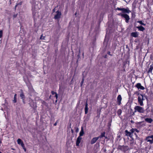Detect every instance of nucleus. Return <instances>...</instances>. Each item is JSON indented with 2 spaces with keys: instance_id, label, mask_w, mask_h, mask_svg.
I'll return each instance as SVG.
<instances>
[{
  "instance_id": "16",
  "label": "nucleus",
  "mask_w": 153,
  "mask_h": 153,
  "mask_svg": "<svg viewBox=\"0 0 153 153\" xmlns=\"http://www.w3.org/2000/svg\"><path fill=\"white\" fill-rule=\"evenodd\" d=\"M145 121L149 123H151L153 121V120L151 118H147L145 119Z\"/></svg>"
},
{
  "instance_id": "3",
  "label": "nucleus",
  "mask_w": 153,
  "mask_h": 153,
  "mask_svg": "<svg viewBox=\"0 0 153 153\" xmlns=\"http://www.w3.org/2000/svg\"><path fill=\"white\" fill-rule=\"evenodd\" d=\"M138 100L139 103L142 106L143 105V94H138Z\"/></svg>"
},
{
  "instance_id": "11",
  "label": "nucleus",
  "mask_w": 153,
  "mask_h": 153,
  "mask_svg": "<svg viewBox=\"0 0 153 153\" xmlns=\"http://www.w3.org/2000/svg\"><path fill=\"white\" fill-rule=\"evenodd\" d=\"M98 139V137H94L92 139L91 141V144H94L96 142Z\"/></svg>"
},
{
  "instance_id": "49",
  "label": "nucleus",
  "mask_w": 153,
  "mask_h": 153,
  "mask_svg": "<svg viewBox=\"0 0 153 153\" xmlns=\"http://www.w3.org/2000/svg\"><path fill=\"white\" fill-rule=\"evenodd\" d=\"M79 55H78V56H79Z\"/></svg>"
},
{
  "instance_id": "27",
  "label": "nucleus",
  "mask_w": 153,
  "mask_h": 153,
  "mask_svg": "<svg viewBox=\"0 0 153 153\" xmlns=\"http://www.w3.org/2000/svg\"><path fill=\"white\" fill-rule=\"evenodd\" d=\"M84 81V78L83 77L82 79V81H81V83H80V86L81 87L82 86L83 83Z\"/></svg>"
},
{
  "instance_id": "10",
  "label": "nucleus",
  "mask_w": 153,
  "mask_h": 153,
  "mask_svg": "<svg viewBox=\"0 0 153 153\" xmlns=\"http://www.w3.org/2000/svg\"><path fill=\"white\" fill-rule=\"evenodd\" d=\"M122 100V98L121 95H119L117 97V102L119 105H120L121 104Z\"/></svg>"
},
{
  "instance_id": "42",
  "label": "nucleus",
  "mask_w": 153,
  "mask_h": 153,
  "mask_svg": "<svg viewBox=\"0 0 153 153\" xmlns=\"http://www.w3.org/2000/svg\"><path fill=\"white\" fill-rule=\"evenodd\" d=\"M105 138H106V139H107V137L105 136Z\"/></svg>"
},
{
  "instance_id": "28",
  "label": "nucleus",
  "mask_w": 153,
  "mask_h": 153,
  "mask_svg": "<svg viewBox=\"0 0 153 153\" xmlns=\"http://www.w3.org/2000/svg\"><path fill=\"white\" fill-rule=\"evenodd\" d=\"M144 42L145 43H146L147 44H148L149 42V39H147V40L146 39Z\"/></svg>"
},
{
  "instance_id": "7",
  "label": "nucleus",
  "mask_w": 153,
  "mask_h": 153,
  "mask_svg": "<svg viewBox=\"0 0 153 153\" xmlns=\"http://www.w3.org/2000/svg\"><path fill=\"white\" fill-rule=\"evenodd\" d=\"M119 15L121 16L122 17L125 18L126 19V23H128V22L129 20L130 19V18L128 15L127 14H121L119 13L118 14Z\"/></svg>"
},
{
  "instance_id": "17",
  "label": "nucleus",
  "mask_w": 153,
  "mask_h": 153,
  "mask_svg": "<svg viewBox=\"0 0 153 153\" xmlns=\"http://www.w3.org/2000/svg\"><path fill=\"white\" fill-rule=\"evenodd\" d=\"M20 97H21V98L22 99L23 101V102L24 103H25V102L24 101V100H25V95L23 92L22 91V92L20 94Z\"/></svg>"
},
{
  "instance_id": "31",
  "label": "nucleus",
  "mask_w": 153,
  "mask_h": 153,
  "mask_svg": "<svg viewBox=\"0 0 153 153\" xmlns=\"http://www.w3.org/2000/svg\"><path fill=\"white\" fill-rule=\"evenodd\" d=\"M116 10H121V11H122V8H119V7H117V8L116 9Z\"/></svg>"
},
{
  "instance_id": "18",
  "label": "nucleus",
  "mask_w": 153,
  "mask_h": 153,
  "mask_svg": "<svg viewBox=\"0 0 153 153\" xmlns=\"http://www.w3.org/2000/svg\"><path fill=\"white\" fill-rule=\"evenodd\" d=\"M131 36L134 37H137L138 36V34L137 32H132L131 34Z\"/></svg>"
},
{
  "instance_id": "39",
  "label": "nucleus",
  "mask_w": 153,
  "mask_h": 153,
  "mask_svg": "<svg viewBox=\"0 0 153 153\" xmlns=\"http://www.w3.org/2000/svg\"><path fill=\"white\" fill-rule=\"evenodd\" d=\"M71 131L72 133H74V131L72 129H71Z\"/></svg>"
},
{
  "instance_id": "51",
  "label": "nucleus",
  "mask_w": 153,
  "mask_h": 153,
  "mask_svg": "<svg viewBox=\"0 0 153 153\" xmlns=\"http://www.w3.org/2000/svg\"><path fill=\"white\" fill-rule=\"evenodd\" d=\"M124 1H125V0H123Z\"/></svg>"
},
{
  "instance_id": "33",
  "label": "nucleus",
  "mask_w": 153,
  "mask_h": 153,
  "mask_svg": "<svg viewBox=\"0 0 153 153\" xmlns=\"http://www.w3.org/2000/svg\"><path fill=\"white\" fill-rule=\"evenodd\" d=\"M51 94H52L53 95H54V94H56V92H54V91H51Z\"/></svg>"
},
{
  "instance_id": "41",
  "label": "nucleus",
  "mask_w": 153,
  "mask_h": 153,
  "mask_svg": "<svg viewBox=\"0 0 153 153\" xmlns=\"http://www.w3.org/2000/svg\"><path fill=\"white\" fill-rule=\"evenodd\" d=\"M17 5L18 4H16V6H15V8H16L17 6Z\"/></svg>"
},
{
  "instance_id": "38",
  "label": "nucleus",
  "mask_w": 153,
  "mask_h": 153,
  "mask_svg": "<svg viewBox=\"0 0 153 153\" xmlns=\"http://www.w3.org/2000/svg\"><path fill=\"white\" fill-rule=\"evenodd\" d=\"M108 54H109V55H111L110 54V52H109H109H108Z\"/></svg>"
},
{
  "instance_id": "9",
  "label": "nucleus",
  "mask_w": 153,
  "mask_h": 153,
  "mask_svg": "<svg viewBox=\"0 0 153 153\" xmlns=\"http://www.w3.org/2000/svg\"><path fill=\"white\" fill-rule=\"evenodd\" d=\"M135 111H137L140 113L143 112V108L138 106H136L134 107Z\"/></svg>"
},
{
  "instance_id": "45",
  "label": "nucleus",
  "mask_w": 153,
  "mask_h": 153,
  "mask_svg": "<svg viewBox=\"0 0 153 153\" xmlns=\"http://www.w3.org/2000/svg\"><path fill=\"white\" fill-rule=\"evenodd\" d=\"M78 128H77L76 130V131H78Z\"/></svg>"
},
{
  "instance_id": "19",
  "label": "nucleus",
  "mask_w": 153,
  "mask_h": 153,
  "mask_svg": "<svg viewBox=\"0 0 153 153\" xmlns=\"http://www.w3.org/2000/svg\"><path fill=\"white\" fill-rule=\"evenodd\" d=\"M105 132H103L101 133V135L97 137H98V139L99 138H101L103 137H105Z\"/></svg>"
},
{
  "instance_id": "21",
  "label": "nucleus",
  "mask_w": 153,
  "mask_h": 153,
  "mask_svg": "<svg viewBox=\"0 0 153 153\" xmlns=\"http://www.w3.org/2000/svg\"><path fill=\"white\" fill-rule=\"evenodd\" d=\"M153 69V66L151 65L150 68H149V70L148 71V73H152V70Z\"/></svg>"
},
{
  "instance_id": "34",
  "label": "nucleus",
  "mask_w": 153,
  "mask_h": 153,
  "mask_svg": "<svg viewBox=\"0 0 153 153\" xmlns=\"http://www.w3.org/2000/svg\"><path fill=\"white\" fill-rule=\"evenodd\" d=\"M137 22L139 23L140 24L143 25V23L142 22V21H138Z\"/></svg>"
},
{
  "instance_id": "6",
  "label": "nucleus",
  "mask_w": 153,
  "mask_h": 153,
  "mask_svg": "<svg viewBox=\"0 0 153 153\" xmlns=\"http://www.w3.org/2000/svg\"><path fill=\"white\" fill-rule=\"evenodd\" d=\"M17 142L18 144L21 145L22 148L24 150L25 152H26V149L25 147V145L22 140L20 139H18L17 140Z\"/></svg>"
},
{
  "instance_id": "36",
  "label": "nucleus",
  "mask_w": 153,
  "mask_h": 153,
  "mask_svg": "<svg viewBox=\"0 0 153 153\" xmlns=\"http://www.w3.org/2000/svg\"><path fill=\"white\" fill-rule=\"evenodd\" d=\"M55 97L56 98V99H58V95L57 93H56V94L55 95Z\"/></svg>"
},
{
  "instance_id": "37",
  "label": "nucleus",
  "mask_w": 153,
  "mask_h": 153,
  "mask_svg": "<svg viewBox=\"0 0 153 153\" xmlns=\"http://www.w3.org/2000/svg\"><path fill=\"white\" fill-rule=\"evenodd\" d=\"M57 123H58V121H56V123H55L54 124V126H56L57 125Z\"/></svg>"
},
{
  "instance_id": "5",
  "label": "nucleus",
  "mask_w": 153,
  "mask_h": 153,
  "mask_svg": "<svg viewBox=\"0 0 153 153\" xmlns=\"http://www.w3.org/2000/svg\"><path fill=\"white\" fill-rule=\"evenodd\" d=\"M24 80L26 84L28 87V89L31 91H33V90L32 86L31 83L28 81H27L24 78Z\"/></svg>"
},
{
  "instance_id": "4",
  "label": "nucleus",
  "mask_w": 153,
  "mask_h": 153,
  "mask_svg": "<svg viewBox=\"0 0 153 153\" xmlns=\"http://www.w3.org/2000/svg\"><path fill=\"white\" fill-rule=\"evenodd\" d=\"M36 9V8L35 7H34L33 6H32V14L34 18L36 17H39L38 13H37V10Z\"/></svg>"
},
{
  "instance_id": "40",
  "label": "nucleus",
  "mask_w": 153,
  "mask_h": 153,
  "mask_svg": "<svg viewBox=\"0 0 153 153\" xmlns=\"http://www.w3.org/2000/svg\"><path fill=\"white\" fill-rule=\"evenodd\" d=\"M53 12H55V9H53Z\"/></svg>"
},
{
  "instance_id": "2",
  "label": "nucleus",
  "mask_w": 153,
  "mask_h": 153,
  "mask_svg": "<svg viewBox=\"0 0 153 153\" xmlns=\"http://www.w3.org/2000/svg\"><path fill=\"white\" fill-rule=\"evenodd\" d=\"M118 149L124 152L127 151L130 149L129 147L127 146L121 145H119L118 146Z\"/></svg>"
},
{
  "instance_id": "15",
  "label": "nucleus",
  "mask_w": 153,
  "mask_h": 153,
  "mask_svg": "<svg viewBox=\"0 0 153 153\" xmlns=\"http://www.w3.org/2000/svg\"><path fill=\"white\" fill-rule=\"evenodd\" d=\"M135 87L137 88L138 89H143V87L142 86L140 83H137Z\"/></svg>"
},
{
  "instance_id": "29",
  "label": "nucleus",
  "mask_w": 153,
  "mask_h": 153,
  "mask_svg": "<svg viewBox=\"0 0 153 153\" xmlns=\"http://www.w3.org/2000/svg\"><path fill=\"white\" fill-rule=\"evenodd\" d=\"M150 138H152V139H153V135L147 137V139H150Z\"/></svg>"
},
{
  "instance_id": "26",
  "label": "nucleus",
  "mask_w": 153,
  "mask_h": 153,
  "mask_svg": "<svg viewBox=\"0 0 153 153\" xmlns=\"http://www.w3.org/2000/svg\"><path fill=\"white\" fill-rule=\"evenodd\" d=\"M30 105L31 107H32L33 108H35L36 107V104L35 103H33V106H32L31 105V104H30Z\"/></svg>"
},
{
  "instance_id": "50",
  "label": "nucleus",
  "mask_w": 153,
  "mask_h": 153,
  "mask_svg": "<svg viewBox=\"0 0 153 153\" xmlns=\"http://www.w3.org/2000/svg\"><path fill=\"white\" fill-rule=\"evenodd\" d=\"M0 153H1V152H0Z\"/></svg>"
},
{
  "instance_id": "32",
  "label": "nucleus",
  "mask_w": 153,
  "mask_h": 153,
  "mask_svg": "<svg viewBox=\"0 0 153 153\" xmlns=\"http://www.w3.org/2000/svg\"><path fill=\"white\" fill-rule=\"evenodd\" d=\"M44 38H45V37L44 36L43 37L42 36V34L41 35V37L40 38V39H44Z\"/></svg>"
},
{
  "instance_id": "44",
  "label": "nucleus",
  "mask_w": 153,
  "mask_h": 153,
  "mask_svg": "<svg viewBox=\"0 0 153 153\" xmlns=\"http://www.w3.org/2000/svg\"><path fill=\"white\" fill-rule=\"evenodd\" d=\"M80 53V50H79V53Z\"/></svg>"
},
{
  "instance_id": "43",
  "label": "nucleus",
  "mask_w": 153,
  "mask_h": 153,
  "mask_svg": "<svg viewBox=\"0 0 153 153\" xmlns=\"http://www.w3.org/2000/svg\"><path fill=\"white\" fill-rule=\"evenodd\" d=\"M57 99H56V102H57Z\"/></svg>"
},
{
  "instance_id": "12",
  "label": "nucleus",
  "mask_w": 153,
  "mask_h": 153,
  "mask_svg": "<svg viewBox=\"0 0 153 153\" xmlns=\"http://www.w3.org/2000/svg\"><path fill=\"white\" fill-rule=\"evenodd\" d=\"M88 104L87 101H86L85 104V114H87L88 112Z\"/></svg>"
},
{
  "instance_id": "8",
  "label": "nucleus",
  "mask_w": 153,
  "mask_h": 153,
  "mask_svg": "<svg viewBox=\"0 0 153 153\" xmlns=\"http://www.w3.org/2000/svg\"><path fill=\"white\" fill-rule=\"evenodd\" d=\"M56 14L54 16V18L55 19H59L61 17L62 13L61 12L57 10L56 12Z\"/></svg>"
},
{
  "instance_id": "30",
  "label": "nucleus",
  "mask_w": 153,
  "mask_h": 153,
  "mask_svg": "<svg viewBox=\"0 0 153 153\" xmlns=\"http://www.w3.org/2000/svg\"><path fill=\"white\" fill-rule=\"evenodd\" d=\"M2 36V30H0V39L1 38Z\"/></svg>"
},
{
  "instance_id": "1",
  "label": "nucleus",
  "mask_w": 153,
  "mask_h": 153,
  "mask_svg": "<svg viewBox=\"0 0 153 153\" xmlns=\"http://www.w3.org/2000/svg\"><path fill=\"white\" fill-rule=\"evenodd\" d=\"M139 131L136 128H132L131 129L130 131H128L127 130L125 131V133L126 135L129 137L131 139H133V134H134L136 137H137V135L136 133H138Z\"/></svg>"
},
{
  "instance_id": "48",
  "label": "nucleus",
  "mask_w": 153,
  "mask_h": 153,
  "mask_svg": "<svg viewBox=\"0 0 153 153\" xmlns=\"http://www.w3.org/2000/svg\"><path fill=\"white\" fill-rule=\"evenodd\" d=\"M106 57V56H105V58Z\"/></svg>"
},
{
  "instance_id": "22",
  "label": "nucleus",
  "mask_w": 153,
  "mask_h": 153,
  "mask_svg": "<svg viewBox=\"0 0 153 153\" xmlns=\"http://www.w3.org/2000/svg\"><path fill=\"white\" fill-rule=\"evenodd\" d=\"M14 103H16L17 102V94H15L14 96V100H13Z\"/></svg>"
},
{
  "instance_id": "14",
  "label": "nucleus",
  "mask_w": 153,
  "mask_h": 153,
  "mask_svg": "<svg viewBox=\"0 0 153 153\" xmlns=\"http://www.w3.org/2000/svg\"><path fill=\"white\" fill-rule=\"evenodd\" d=\"M82 139V138L81 137H80V136H79L77 138L76 141V146H79V144L80 143L81 140Z\"/></svg>"
},
{
  "instance_id": "47",
  "label": "nucleus",
  "mask_w": 153,
  "mask_h": 153,
  "mask_svg": "<svg viewBox=\"0 0 153 153\" xmlns=\"http://www.w3.org/2000/svg\"><path fill=\"white\" fill-rule=\"evenodd\" d=\"M82 55H83V56L84 55V53H83Z\"/></svg>"
},
{
  "instance_id": "13",
  "label": "nucleus",
  "mask_w": 153,
  "mask_h": 153,
  "mask_svg": "<svg viewBox=\"0 0 153 153\" xmlns=\"http://www.w3.org/2000/svg\"><path fill=\"white\" fill-rule=\"evenodd\" d=\"M122 12L123 13H129L131 12V11L129 10L128 8H122Z\"/></svg>"
},
{
  "instance_id": "46",
  "label": "nucleus",
  "mask_w": 153,
  "mask_h": 153,
  "mask_svg": "<svg viewBox=\"0 0 153 153\" xmlns=\"http://www.w3.org/2000/svg\"><path fill=\"white\" fill-rule=\"evenodd\" d=\"M76 13H75V15H76Z\"/></svg>"
},
{
  "instance_id": "23",
  "label": "nucleus",
  "mask_w": 153,
  "mask_h": 153,
  "mask_svg": "<svg viewBox=\"0 0 153 153\" xmlns=\"http://www.w3.org/2000/svg\"><path fill=\"white\" fill-rule=\"evenodd\" d=\"M139 30L143 31V27L142 26H138L137 27Z\"/></svg>"
},
{
  "instance_id": "20",
  "label": "nucleus",
  "mask_w": 153,
  "mask_h": 153,
  "mask_svg": "<svg viewBox=\"0 0 153 153\" xmlns=\"http://www.w3.org/2000/svg\"><path fill=\"white\" fill-rule=\"evenodd\" d=\"M84 134V131L83 130L82 127L81 130L79 133V136L81 137Z\"/></svg>"
},
{
  "instance_id": "25",
  "label": "nucleus",
  "mask_w": 153,
  "mask_h": 153,
  "mask_svg": "<svg viewBox=\"0 0 153 153\" xmlns=\"http://www.w3.org/2000/svg\"><path fill=\"white\" fill-rule=\"evenodd\" d=\"M146 140H147V142H150V144H152L153 143V139L152 140H150V139H147V137L146 138Z\"/></svg>"
},
{
  "instance_id": "35",
  "label": "nucleus",
  "mask_w": 153,
  "mask_h": 153,
  "mask_svg": "<svg viewBox=\"0 0 153 153\" xmlns=\"http://www.w3.org/2000/svg\"><path fill=\"white\" fill-rule=\"evenodd\" d=\"M17 16V14H15L13 15V17L14 18H16Z\"/></svg>"
},
{
  "instance_id": "52",
  "label": "nucleus",
  "mask_w": 153,
  "mask_h": 153,
  "mask_svg": "<svg viewBox=\"0 0 153 153\" xmlns=\"http://www.w3.org/2000/svg\"><path fill=\"white\" fill-rule=\"evenodd\" d=\"M11 0H10V1Z\"/></svg>"
},
{
  "instance_id": "24",
  "label": "nucleus",
  "mask_w": 153,
  "mask_h": 153,
  "mask_svg": "<svg viewBox=\"0 0 153 153\" xmlns=\"http://www.w3.org/2000/svg\"><path fill=\"white\" fill-rule=\"evenodd\" d=\"M122 112V111L121 109H118L117 112V114L118 116H120Z\"/></svg>"
}]
</instances>
